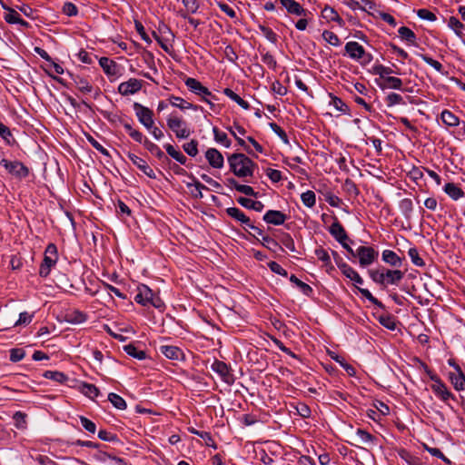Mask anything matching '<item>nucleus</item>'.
I'll list each match as a JSON object with an SVG mask.
<instances>
[{
    "mask_svg": "<svg viewBox=\"0 0 465 465\" xmlns=\"http://www.w3.org/2000/svg\"><path fill=\"white\" fill-rule=\"evenodd\" d=\"M230 170L234 175L244 178L253 175L256 164L243 153H232L228 157Z\"/></svg>",
    "mask_w": 465,
    "mask_h": 465,
    "instance_id": "nucleus-1",
    "label": "nucleus"
},
{
    "mask_svg": "<svg viewBox=\"0 0 465 465\" xmlns=\"http://www.w3.org/2000/svg\"><path fill=\"white\" fill-rule=\"evenodd\" d=\"M424 369L430 379L433 381L430 388L434 394L444 402H447L450 399H454V395L450 391L441 379L429 369L427 365H424Z\"/></svg>",
    "mask_w": 465,
    "mask_h": 465,
    "instance_id": "nucleus-2",
    "label": "nucleus"
},
{
    "mask_svg": "<svg viewBox=\"0 0 465 465\" xmlns=\"http://www.w3.org/2000/svg\"><path fill=\"white\" fill-rule=\"evenodd\" d=\"M345 51L350 58L359 61L361 64H368L373 59L372 55L366 53L363 46L355 41L348 42L345 45Z\"/></svg>",
    "mask_w": 465,
    "mask_h": 465,
    "instance_id": "nucleus-3",
    "label": "nucleus"
},
{
    "mask_svg": "<svg viewBox=\"0 0 465 465\" xmlns=\"http://www.w3.org/2000/svg\"><path fill=\"white\" fill-rule=\"evenodd\" d=\"M58 260L57 248L55 244L49 243L45 249L44 260L39 269V274L42 277L49 275L52 267L55 265Z\"/></svg>",
    "mask_w": 465,
    "mask_h": 465,
    "instance_id": "nucleus-4",
    "label": "nucleus"
},
{
    "mask_svg": "<svg viewBox=\"0 0 465 465\" xmlns=\"http://www.w3.org/2000/svg\"><path fill=\"white\" fill-rule=\"evenodd\" d=\"M167 126L175 134L178 139L188 138L191 134L186 122L178 116L170 115L167 119Z\"/></svg>",
    "mask_w": 465,
    "mask_h": 465,
    "instance_id": "nucleus-5",
    "label": "nucleus"
},
{
    "mask_svg": "<svg viewBox=\"0 0 465 465\" xmlns=\"http://www.w3.org/2000/svg\"><path fill=\"white\" fill-rule=\"evenodd\" d=\"M356 255L361 267H368L379 257V252L373 247L361 245L356 249Z\"/></svg>",
    "mask_w": 465,
    "mask_h": 465,
    "instance_id": "nucleus-6",
    "label": "nucleus"
},
{
    "mask_svg": "<svg viewBox=\"0 0 465 465\" xmlns=\"http://www.w3.org/2000/svg\"><path fill=\"white\" fill-rule=\"evenodd\" d=\"M134 110L140 124L146 129H150L154 124L153 112L148 107L136 102L134 104Z\"/></svg>",
    "mask_w": 465,
    "mask_h": 465,
    "instance_id": "nucleus-7",
    "label": "nucleus"
},
{
    "mask_svg": "<svg viewBox=\"0 0 465 465\" xmlns=\"http://www.w3.org/2000/svg\"><path fill=\"white\" fill-rule=\"evenodd\" d=\"M0 164L3 165L11 174L18 178H25L29 174V169L20 162H10L6 159H2Z\"/></svg>",
    "mask_w": 465,
    "mask_h": 465,
    "instance_id": "nucleus-8",
    "label": "nucleus"
},
{
    "mask_svg": "<svg viewBox=\"0 0 465 465\" xmlns=\"http://www.w3.org/2000/svg\"><path fill=\"white\" fill-rule=\"evenodd\" d=\"M185 85L188 89L194 93L195 94L201 96L203 101L204 97H211L212 99H216V96L213 95L207 87L203 86L198 80L195 78L188 77L185 80Z\"/></svg>",
    "mask_w": 465,
    "mask_h": 465,
    "instance_id": "nucleus-9",
    "label": "nucleus"
},
{
    "mask_svg": "<svg viewBox=\"0 0 465 465\" xmlns=\"http://www.w3.org/2000/svg\"><path fill=\"white\" fill-rule=\"evenodd\" d=\"M143 81L136 78H130L126 82H123L118 86V92L122 95L134 94L142 89Z\"/></svg>",
    "mask_w": 465,
    "mask_h": 465,
    "instance_id": "nucleus-10",
    "label": "nucleus"
},
{
    "mask_svg": "<svg viewBox=\"0 0 465 465\" xmlns=\"http://www.w3.org/2000/svg\"><path fill=\"white\" fill-rule=\"evenodd\" d=\"M211 370L216 372L226 383H231L232 381V376L230 373V369L225 362L215 360L211 365Z\"/></svg>",
    "mask_w": 465,
    "mask_h": 465,
    "instance_id": "nucleus-11",
    "label": "nucleus"
},
{
    "mask_svg": "<svg viewBox=\"0 0 465 465\" xmlns=\"http://www.w3.org/2000/svg\"><path fill=\"white\" fill-rule=\"evenodd\" d=\"M128 158L130 161L139 168L146 176L151 179H155L156 175L153 170L147 164L146 161L143 158L135 155L134 153H129Z\"/></svg>",
    "mask_w": 465,
    "mask_h": 465,
    "instance_id": "nucleus-12",
    "label": "nucleus"
},
{
    "mask_svg": "<svg viewBox=\"0 0 465 465\" xmlns=\"http://www.w3.org/2000/svg\"><path fill=\"white\" fill-rule=\"evenodd\" d=\"M336 263L344 276L354 282L356 284L363 283V279L360 276V274L349 264L343 262L341 259H340V261H336Z\"/></svg>",
    "mask_w": 465,
    "mask_h": 465,
    "instance_id": "nucleus-13",
    "label": "nucleus"
},
{
    "mask_svg": "<svg viewBox=\"0 0 465 465\" xmlns=\"http://www.w3.org/2000/svg\"><path fill=\"white\" fill-rule=\"evenodd\" d=\"M205 158L213 168L221 169L223 167V156L217 149L209 148L205 152Z\"/></svg>",
    "mask_w": 465,
    "mask_h": 465,
    "instance_id": "nucleus-14",
    "label": "nucleus"
},
{
    "mask_svg": "<svg viewBox=\"0 0 465 465\" xmlns=\"http://www.w3.org/2000/svg\"><path fill=\"white\" fill-rule=\"evenodd\" d=\"M159 351L163 353L166 358L173 361H182L184 359V354L183 351L177 347L173 345H161L159 347Z\"/></svg>",
    "mask_w": 465,
    "mask_h": 465,
    "instance_id": "nucleus-15",
    "label": "nucleus"
},
{
    "mask_svg": "<svg viewBox=\"0 0 465 465\" xmlns=\"http://www.w3.org/2000/svg\"><path fill=\"white\" fill-rule=\"evenodd\" d=\"M153 294V291L147 285L141 284L137 287L134 301L143 306H148Z\"/></svg>",
    "mask_w": 465,
    "mask_h": 465,
    "instance_id": "nucleus-16",
    "label": "nucleus"
},
{
    "mask_svg": "<svg viewBox=\"0 0 465 465\" xmlns=\"http://www.w3.org/2000/svg\"><path fill=\"white\" fill-rule=\"evenodd\" d=\"M282 5L291 15L299 16H306L308 11L305 10L298 2L294 0H280Z\"/></svg>",
    "mask_w": 465,
    "mask_h": 465,
    "instance_id": "nucleus-17",
    "label": "nucleus"
},
{
    "mask_svg": "<svg viewBox=\"0 0 465 465\" xmlns=\"http://www.w3.org/2000/svg\"><path fill=\"white\" fill-rule=\"evenodd\" d=\"M287 216L281 211L269 210L263 215V221L269 224L282 225L285 223Z\"/></svg>",
    "mask_w": 465,
    "mask_h": 465,
    "instance_id": "nucleus-18",
    "label": "nucleus"
},
{
    "mask_svg": "<svg viewBox=\"0 0 465 465\" xmlns=\"http://www.w3.org/2000/svg\"><path fill=\"white\" fill-rule=\"evenodd\" d=\"M329 232L340 243H342V242H345L349 239L344 227L337 220L331 223Z\"/></svg>",
    "mask_w": 465,
    "mask_h": 465,
    "instance_id": "nucleus-19",
    "label": "nucleus"
},
{
    "mask_svg": "<svg viewBox=\"0 0 465 465\" xmlns=\"http://www.w3.org/2000/svg\"><path fill=\"white\" fill-rule=\"evenodd\" d=\"M384 286L398 285L404 277V272L401 270L385 269Z\"/></svg>",
    "mask_w": 465,
    "mask_h": 465,
    "instance_id": "nucleus-20",
    "label": "nucleus"
},
{
    "mask_svg": "<svg viewBox=\"0 0 465 465\" xmlns=\"http://www.w3.org/2000/svg\"><path fill=\"white\" fill-rule=\"evenodd\" d=\"M381 259L392 267L400 268L402 266L403 258L391 250H384L381 253Z\"/></svg>",
    "mask_w": 465,
    "mask_h": 465,
    "instance_id": "nucleus-21",
    "label": "nucleus"
},
{
    "mask_svg": "<svg viewBox=\"0 0 465 465\" xmlns=\"http://www.w3.org/2000/svg\"><path fill=\"white\" fill-rule=\"evenodd\" d=\"M457 373H450L449 378L456 391H463L465 388V376L460 366H456Z\"/></svg>",
    "mask_w": 465,
    "mask_h": 465,
    "instance_id": "nucleus-22",
    "label": "nucleus"
},
{
    "mask_svg": "<svg viewBox=\"0 0 465 465\" xmlns=\"http://www.w3.org/2000/svg\"><path fill=\"white\" fill-rule=\"evenodd\" d=\"M228 131L230 132V134L235 138V140L237 141V143H239V145H241L242 147H243V149L248 153H252V151L250 150V148L246 145L245 143V141L243 139H242L241 137H239V135H237V133L241 135H244L246 131L245 129L237 124H234L233 126H231V127H228L227 128Z\"/></svg>",
    "mask_w": 465,
    "mask_h": 465,
    "instance_id": "nucleus-23",
    "label": "nucleus"
},
{
    "mask_svg": "<svg viewBox=\"0 0 465 465\" xmlns=\"http://www.w3.org/2000/svg\"><path fill=\"white\" fill-rule=\"evenodd\" d=\"M169 101L173 106L180 108L182 110H184V109H193L194 111L203 110V107L193 104L179 96L171 95L169 97Z\"/></svg>",
    "mask_w": 465,
    "mask_h": 465,
    "instance_id": "nucleus-24",
    "label": "nucleus"
},
{
    "mask_svg": "<svg viewBox=\"0 0 465 465\" xmlns=\"http://www.w3.org/2000/svg\"><path fill=\"white\" fill-rule=\"evenodd\" d=\"M99 64L107 75L114 76L118 74L117 64L108 57H101L99 59Z\"/></svg>",
    "mask_w": 465,
    "mask_h": 465,
    "instance_id": "nucleus-25",
    "label": "nucleus"
},
{
    "mask_svg": "<svg viewBox=\"0 0 465 465\" xmlns=\"http://www.w3.org/2000/svg\"><path fill=\"white\" fill-rule=\"evenodd\" d=\"M322 16L327 22H337L340 26L344 25L343 19L339 15V14L334 10V8L326 5L322 11Z\"/></svg>",
    "mask_w": 465,
    "mask_h": 465,
    "instance_id": "nucleus-26",
    "label": "nucleus"
},
{
    "mask_svg": "<svg viewBox=\"0 0 465 465\" xmlns=\"http://www.w3.org/2000/svg\"><path fill=\"white\" fill-rule=\"evenodd\" d=\"M443 191L447 193L451 199L457 201L464 196V192L460 187L453 183H448L444 185Z\"/></svg>",
    "mask_w": 465,
    "mask_h": 465,
    "instance_id": "nucleus-27",
    "label": "nucleus"
},
{
    "mask_svg": "<svg viewBox=\"0 0 465 465\" xmlns=\"http://www.w3.org/2000/svg\"><path fill=\"white\" fill-rule=\"evenodd\" d=\"M73 81L76 88L83 94H90L94 91L93 85L88 82L87 79L76 75L73 77Z\"/></svg>",
    "mask_w": 465,
    "mask_h": 465,
    "instance_id": "nucleus-28",
    "label": "nucleus"
},
{
    "mask_svg": "<svg viewBox=\"0 0 465 465\" xmlns=\"http://www.w3.org/2000/svg\"><path fill=\"white\" fill-rule=\"evenodd\" d=\"M237 202L238 203H240L242 206L247 208V209H252V210H254L256 212H262L264 208V205L262 202L260 201H253L252 199H249V198H245V197H239L237 199Z\"/></svg>",
    "mask_w": 465,
    "mask_h": 465,
    "instance_id": "nucleus-29",
    "label": "nucleus"
},
{
    "mask_svg": "<svg viewBox=\"0 0 465 465\" xmlns=\"http://www.w3.org/2000/svg\"><path fill=\"white\" fill-rule=\"evenodd\" d=\"M403 82L401 78L395 77V76H390L387 77L383 84H380V87L381 89L390 88V89H396V90H402Z\"/></svg>",
    "mask_w": 465,
    "mask_h": 465,
    "instance_id": "nucleus-30",
    "label": "nucleus"
},
{
    "mask_svg": "<svg viewBox=\"0 0 465 465\" xmlns=\"http://www.w3.org/2000/svg\"><path fill=\"white\" fill-rule=\"evenodd\" d=\"M257 240L259 241L258 238ZM260 242L262 243V246H264L265 248L273 252H277L278 251H283L282 247L278 243V242L268 235L262 236V238L260 240Z\"/></svg>",
    "mask_w": 465,
    "mask_h": 465,
    "instance_id": "nucleus-31",
    "label": "nucleus"
},
{
    "mask_svg": "<svg viewBox=\"0 0 465 465\" xmlns=\"http://www.w3.org/2000/svg\"><path fill=\"white\" fill-rule=\"evenodd\" d=\"M441 121L448 126L454 127L460 124V119L449 110H443L440 114Z\"/></svg>",
    "mask_w": 465,
    "mask_h": 465,
    "instance_id": "nucleus-32",
    "label": "nucleus"
},
{
    "mask_svg": "<svg viewBox=\"0 0 465 465\" xmlns=\"http://www.w3.org/2000/svg\"><path fill=\"white\" fill-rule=\"evenodd\" d=\"M223 94L229 97L230 99H232V101H234L239 106H241L242 109L244 110H249L250 109V104L247 101L243 100L242 98H241L237 94H235L232 89L230 88H225L223 90Z\"/></svg>",
    "mask_w": 465,
    "mask_h": 465,
    "instance_id": "nucleus-33",
    "label": "nucleus"
},
{
    "mask_svg": "<svg viewBox=\"0 0 465 465\" xmlns=\"http://www.w3.org/2000/svg\"><path fill=\"white\" fill-rule=\"evenodd\" d=\"M226 213L238 222L243 223H249V217H247L243 212L236 207H229L226 209Z\"/></svg>",
    "mask_w": 465,
    "mask_h": 465,
    "instance_id": "nucleus-34",
    "label": "nucleus"
},
{
    "mask_svg": "<svg viewBox=\"0 0 465 465\" xmlns=\"http://www.w3.org/2000/svg\"><path fill=\"white\" fill-rule=\"evenodd\" d=\"M316 257L323 262V265L326 267V271L333 270V266L331 265V257L326 250L323 248H318L314 252Z\"/></svg>",
    "mask_w": 465,
    "mask_h": 465,
    "instance_id": "nucleus-35",
    "label": "nucleus"
},
{
    "mask_svg": "<svg viewBox=\"0 0 465 465\" xmlns=\"http://www.w3.org/2000/svg\"><path fill=\"white\" fill-rule=\"evenodd\" d=\"M124 351L130 356L137 360H144L146 358V352L139 350L134 344L130 343L124 346Z\"/></svg>",
    "mask_w": 465,
    "mask_h": 465,
    "instance_id": "nucleus-36",
    "label": "nucleus"
},
{
    "mask_svg": "<svg viewBox=\"0 0 465 465\" xmlns=\"http://www.w3.org/2000/svg\"><path fill=\"white\" fill-rule=\"evenodd\" d=\"M290 281L292 283H294L304 295L311 296L312 294V292H313L312 288L309 284H307V283L303 282L302 281H301L300 279H298L294 274L291 275Z\"/></svg>",
    "mask_w": 465,
    "mask_h": 465,
    "instance_id": "nucleus-37",
    "label": "nucleus"
},
{
    "mask_svg": "<svg viewBox=\"0 0 465 465\" xmlns=\"http://www.w3.org/2000/svg\"><path fill=\"white\" fill-rule=\"evenodd\" d=\"M43 376L46 379L54 381L60 384L64 383L68 380L67 376L61 371H45Z\"/></svg>",
    "mask_w": 465,
    "mask_h": 465,
    "instance_id": "nucleus-38",
    "label": "nucleus"
},
{
    "mask_svg": "<svg viewBox=\"0 0 465 465\" xmlns=\"http://www.w3.org/2000/svg\"><path fill=\"white\" fill-rule=\"evenodd\" d=\"M143 146L146 150H148L152 154H153L159 160L166 159L165 154L160 149V147L156 143L151 142L150 140L145 141V144Z\"/></svg>",
    "mask_w": 465,
    "mask_h": 465,
    "instance_id": "nucleus-39",
    "label": "nucleus"
},
{
    "mask_svg": "<svg viewBox=\"0 0 465 465\" xmlns=\"http://www.w3.org/2000/svg\"><path fill=\"white\" fill-rule=\"evenodd\" d=\"M400 209L406 219H410L413 212V203L410 198H404L400 202Z\"/></svg>",
    "mask_w": 465,
    "mask_h": 465,
    "instance_id": "nucleus-40",
    "label": "nucleus"
},
{
    "mask_svg": "<svg viewBox=\"0 0 465 465\" xmlns=\"http://www.w3.org/2000/svg\"><path fill=\"white\" fill-rule=\"evenodd\" d=\"M213 137L217 143H222L224 147L229 148L232 144L231 140L227 137V134L221 132L217 127L213 128Z\"/></svg>",
    "mask_w": 465,
    "mask_h": 465,
    "instance_id": "nucleus-41",
    "label": "nucleus"
},
{
    "mask_svg": "<svg viewBox=\"0 0 465 465\" xmlns=\"http://www.w3.org/2000/svg\"><path fill=\"white\" fill-rule=\"evenodd\" d=\"M356 435L362 443L368 444L369 446H372L376 440V438L373 435L362 429H358L356 430Z\"/></svg>",
    "mask_w": 465,
    "mask_h": 465,
    "instance_id": "nucleus-42",
    "label": "nucleus"
},
{
    "mask_svg": "<svg viewBox=\"0 0 465 465\" xmlns=\"http://www.w3.org/2000/svg\"><path fill=\"white\" fill-rule=\"evenodd\" d=\"M448 26L452 29L455 34L459 36L462 35V29L465 28L463 25L457 17L450 16L448 20Z\"/></svg>",
    "mask_w": 465,
    "mask_h": 465,
    "instance_id": "nucleus-43",
    "label": "nucleus"
},
{
    "mask_svg": "<svg viewBox=\"0 0 465 465\" xmlns=\"http://www.w3.org/2000/svg\"><path fill=\"white\" fill-rule=\"evenodd\" d=\"M330 105L333 106L338 112L346 114L348 112L347 104L339 97L330 94Z\"/></svg>",
    "mask_w": 465,
    "mask_h": 465,
    "instance_id": "nucleus-44",
    "label": "nucleus"
},
{
    "mask_svg": "<svg viewBox=\"0 0 465 465\" xmlns=\"http://www.w3.org/2000/svg\"><path fill=\"white\" fill-rule=\"evenodd\" d=\"M108 401L118 410H125L127 407L125 401L116 393H109Z\"/></svg>",
    "mask_w": 465,
    "mask_h": 465,
    "instance_id": "nucleus-45",
    "label": "nucleus"
},
{
    "mask_svg": "<svg viewBox=\"0 0 465 465\" xmlns=\"http://www.w3.org/2000/svg\"><path fill=\"white\" fill-rule=\"evenodd\" d=\"M385 103L388 107H391L397 104H405L403 97L396 93H391L385 97Z\"/></svg>",
    "mask_w": 465,
    "mask_h": 465,
    "instance_id": "nucleus-46",
    "label": "nucleus"
},
{
    "mask_svg": "<svg viewBox=\"0 0 465 465\" xmlns=\"http://www.w3.org/2000/svg\"><path fill=\"white\" fill-rule=\"evenodd\" d=\"M81 390L82 392L90 399H94L99 395V390L94 384L83 383Z\"/></svg>",
    "mask_w": 465,
    "mask_h": 465,
    "instance_id": "nucleus-47",
    "label": "nucleus"
},
{
    "mask_svg": "<svg viewBox=\"0 0 465 465\" xmlns=\"http://www.w3.org/2000/svg\"><path fill=\"white\" fill-rule=\"evenodd\" d=\"M398 33L403 40L414 44L416 40V35L414 32L411 30L409 27L401 26L399 28Z\"/></svg>",
    "mask_w": 465,
    "mask_h": 465,
    "instance_id": "nucleus-48",
    "label": "nucleus"
},
{
    "mask_svg": "<svg viewBox=\"0 0 465 465\" xmlns=\"http://www.w3.org/2000/svg\"><path fill=\"white\" fill-rule=\"evenodd\" d=\"M393 73L391 67L377 64L373 67V74L379 75L383 81Z\"/></svg>",
    "mask_w": 465,
    "mask_h": 465,
    "instance_id": "nucleus-49",
    "label": "nucleus"
},
{
    "mask_svg": "<svg viewBox=\"0 0 465 465\" xmlns=\"http://www.w3.org/2000/svg\"><path fill=\"white\" fill-rule=\"evenodd\" d=\"M368 274L374 282L384 286L385 269L369 270Z\"/></svg>",
    "mask_w": 465,
    "mask_h": 465,
    "instance_id": "nucleus-50",
    "label": "nucleus"
},
{
    "mask_svg": "<svg viewBox=\"0 0 465 465\" xmlns=\"http://www.w3.org/2000/svg\"><path fill=\"white\" fill-rule=\"evenodd\" d=\"M301 199H302V203L309 208H312L315 205V203H316L315 193H314V192H312L311 190H308L305 193H302Z\"/></svg>",
    "mask_w": 465,
    "mask_h": 465,
    "instance_id": "nucleus-51",
    "label": "nucleus"
},
{
    "mask_svg": "<svg viewBox=\"0 0 465 465\" xmlns=\"http://www.w3.org/2000/svg\"><path fill=\"white\" fill-rule=\"evenodd\" d=\"M0 137L9 145L13 144L15 139L13 138L10 129L0 122Z\"/></svg>",
    "mask_w": 465,
    "mask_h": 465,
    "instance_id": "nucleus-52",
    "label": "nucleus"
},
{
    "mask_svg": "<svg viewBox=\"0 0 465 465\" xmlns=\"http://www.w3.org/2000/svg\"><path fill=\"white\" fill-rule=\"evenodd\" d=\"M280 241L282 244L289 251L292 252H296L294 241L289 233L283 232L281 236Z\"/></svg>",
    "mask_w": 465,
    "mask_h": 465,
    "instance_id": "nucleus-53",
    "label": "nucleus"
},
{
    "mask_svg": "<svg viewBox=\"0 0 465 465\" xmlns=\"http://www.w3.org/2000/svg\"><path fill=\"white\" fill-rule=\"evenodd\" d=\"M13 419L15 420V425L19 430H25L26 428V414L21 411H16Z\"/></svg>",
    "mask_w": 465,
    "mask_h": 465,
    "instance_id": "nucleus-54",
    "label": "nucleus"
},
{
    "mask_svg": "<svg viewBox=\"0 0 465 465\" xmlns=\"http://www.w3.org/2000/svg\"><path fill=\"white\" fill-rule=\"evenodd\" d=\"M408 254L414 265L419 266V267H422L425 265L424 261L420 257L417 248H415V247L410 248L408 251Z\"/></svg>",
    "mask_w": 465,
    "mask_h": 465,
    "instance_id": "nucleus-55",
    "label": "nucleus"
},
{
    "mask_svg": "<svg viewBox=\"0 0 465 465\" xmlns=\"http://www.w3.org/2000/svg\"><path fill=\"white\" fill-rule=\"evenodd\" d=\"M184 152L194 157L198 154V142L196 140H191L189 143H186L183 145Z\"/></svg>",
    "mask_w": 465,
    "mask_h": 465,
    "instance_id": "nucleus-56",
    "label": "nucleus"
},
{
    "mask_svg": "<svg viewBox=\"0 0 465 465\" xmlns=\"http://www.w3.org/2000/svg\"><path fill=\"white\" fill-rule=\"evenodd\" d=\"M359 292L373 305L383 309L384 305L377 298H375L369 290L363 288H358Z\"/></svg>",
    "mask_w": 465,
    "mask_h": 465,
    "instance_id": "nucleus-57",
    "label": "nucleus"
},
{
    "mask_svg": "<svg viewBox=\"0 0 465 465\" xmlns=\"http://www.w3.org/2000/svg\"><path fill=\"white\" fill-rule=\"evenodd\" d=\"M323 39L331 45L338 46L341 45V41L336 34L333 32L325 30L322 33Z\"/></svg>",
    "mask_w": 465,
    "mask_h": 465,
    "instance_id": "nucleus-58",
    "label": "nucleus"
},
{
    "mask_svg": "<svg viewBox=\"0 0 465 465\" xmlns=\"http://www.w3.org/2000/svg\"><path fill=\"white\" fill-rule=\"evenodd\" d=\"M380 322L385 328L394 331L396 329V322L393 317L391 316H381Z\"/></svg>",
    "mask_w": 465,
    "mask_h": 465,
    "instance_id": "nucleus-59",
    "label": "nucleus"
},
{
    "mask_svg": "<svg viewBox=\"0 0 465 465\" xmlns=\"http://www.w3.org/2000/svg\"><path fill=\"white\" fill-rule=\"evenodd\" d=\"M259 29L261 30V32L263 34L267 40H269L271 43H276L277 35L270 27H267L265 25H260Z\"/></svg>",
    "mask_w": 465,
    "mask_h": 465,
    "instance_id": "nucleus-60",
    "label": "nucleus"
},
{
    "mask_svg": "<svg viewBox=\"0 0 465 465\" xmlns=\"http://www.w3.org/2000/svg\"><path fill=\"white\" fill-rule=\"evenodd\" d=\"M98 437L102 440L114 442L118 440V437L116 434L107 431L105 430H101L98 432Z\"/></svg>",
    "mask_w": 465,
    "mask_h": 465,
    "instance_id": "nucleus-61",
    "label": "nucleus"
},
{
    "mask_svg": "<svg viewBox=\"0 0 465 465\" xmlns=\"http://www.w3.org/2000/svg\"><path fill=\"white\" fill-rule=\"evenodd\" d=\"M25 356V352L21 348L12 349L10 351V361L13 362H17L23 360Z\"/></svg>",
    "mask_w": 465,
    "mask_h": 465,
    "instance_id": "nucleus-62",
    "label": "nucleus"
},
{
    "mask_svg": "<svg viewBox=\"0 0 465 465\" xmlns=\"http://www.w3.org/2000/svg\"><path fill=\"white\" fill-rule=\"evenodd\" d=\"M20 15L14 9L7 8V13L5 14V20L8 24H17Z\"/></svg>",
    "mask_w": 465,
    "mask_h": 465,
    "instance_id": "nucleus-63",
    "label": "nucleus"
},
{
    "mask_svg": "<svg viewBox=\"0 0 465 465\" xmlns=\"http://www.w3.org/2000/svg\"><path fill=\"white\" fill-rule=\"evenodd\" d=\"M268 267L270 268V270L276 273V274H279V275H282L283 277H287L288 275V272L287 271L282 268L278 262H270L268 263Z\"/></svg>",
    "mask_w": 465,
    "mask_h": 465,
    "instance_id": "nucleus-64",
    "label": "nucleus"
}]
</instances>
